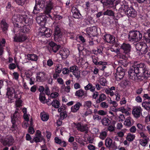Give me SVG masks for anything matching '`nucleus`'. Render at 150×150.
Listing matches in <instances>:
<instances>
[{"label": "nucleus", "mask_w": 150, "mask_h": 150, "mask_svg": "<svg viewBox=\"0 0 150 150\" xmlns=\"http://www.w3.org/2000/svg\"><path fill=\"white\" fill-rule=\"evenodd\" d=\"M115 100L116 101H118L120 100V95L118 92H115Z\"/></svg>", "instance_id": "nucleus-58"}, {"label": "nucleus", "mask_w": 150, "mask_h": 150, "mask_svg": "<svg viewBox=\"0 0 150 150\" xmlns=\"http://www.w3.org/2000/svg\"><path fill=\"white\" fill-rule=\"evenodd\" d=\"M14 142V140L11 136L7 137L6 138L1 139V142L4 146H10L12 145Z\"/></svg>", "instance_id": "nucleus-7"}, {"label": "nucleus", "mask_w": 150, "mask_h": 150, "mask_svg": "<svg viewBox=\"0 0 150 150\" xmlns=\"http://www.w3.org/2000/svg\"><path fill=\"white\" fill-rule=\"evenodd\" d=\"M25 17H26L25 16H22V15H14L13 16L12 20L15 27V29L14 30V33L16 32V31L17 30L16 27L20 28L24 26V24L22 22V19Z\"/></svg>", "instance_id": "nucleus-3"}, {"label": "nucleus", "mask_w": 150, "mask_h": 150, "mask_svg": "<svg viewBox=\"0 0 150 150\" xmlns=\"http://www.w3.org/2000/svg\"><path fill=\"white\" fill-rule=\"evenodd\" d=\"M139 134L140 135L141 139H149V138L146 135L145 133L142 132H140Z\"/></svg>", "instance_id": "nucleus-61"}, {"label": "nucleus", "mask_w": 150, "mask_h": 150, "mask_svg": "<svg viewBox=\"0 0 150 150\" xmlns=\"http://www.w3.org/2000/svg\"><path fill=\"white\" fill-rule=\"evenodd\" d=\"M80 15L81 14L79 11L73 14V17L74 18H79L80 17Z\"/></svg>", "instance_id": "nucleus-64"}, {"label": "nucleus", "mask_w": 150, "mask_h": 150, "mask_svg": "<svg viewBox=\"0 0 150 150\" xmlns=\"http://www.w3.org/2000/svg\"><path fill=\"white\" fill-rule=\"evenodd\" d=\"M91 132L93 134H96L98 133V129L97 128L93 127L92 129Z\"/></svg>", "instance_id": "nucleus-59"}, {"label": "nucleus", "mask_w": 150, "mask_h": 150, "mask_svg": "<svg viewBox=\"0 0 150 150\" xmlns=\"http://www.w3.org/2000/svg\"><path fill=\"white\" fill-rule=\"evenodd\" d=\"M107 135V132L106 131H102L100 133L99 137L100 139L103 140L105 138Z\"/></svg>", "instance_id": "nucleus-43"}, {"label": "nucleus", "mask_w": 150, "mask_h": 150, "mask_svg": "<svg viewBox=\"0 0 150 150\" xmlns=\"http://www.w3.org/2000/svg\"><path fill=\"white\" fill-rule=\"evenodd\" d=\"M99 82L101 85L105 86L106 84V80L105 78H101L100 79Z\"/></svg>", "instance_id": "nucleus-51"}, {"label": "nucleus", "mask_w": 150, "mask_h": 150, "mask_svg": "<svg viewBox=\"0 0 150 150\" xmlns=\"http://www.w3.org/2000/svg\"><path fill=\"white\" fill-rule=\"evenodd\" d=\"M76 127L78 130L81 132H85L86 133H87L89 130L88 125L86 124L78 123L77 124Z\"/></svg>", "instance_id": "nucleus-13"}, {"label": "nucleus", "mask_w": 150, "mask_h": 150, "mask_svg": "<svg viewBox=\"0 0 150 150\" xmlns=\"http://www.w3.org/2000/svg\"><path fill=\"white\" fill-rule=\"evenodd\" d=\"M116 120L119 122L123 121L125 118L124 115L122 114H120L118 116H117L115 117Z\"/></svg>", "instance_id": "nucleus-39"}, {"label": "nucleus", "mask_w": 150, "mask_h": 150, "mask_svg": "<svg viewBox=\"0 0 150 150\" xmlns=\"http://www.w3.org/2000/svg\"><path fill=\"white\" fill-rule=\"evenodd\" d=\"M21 27H23L22 29H21L20 30L21 31L25 33H29L30 32V27L29 25H24V26Z\"/></svg>", "instance_id": "nucleus-32"}, {"label": "nucleus", "mask_w": 150, "mask_h": 150, "mask_svg": "<svg viewBox=\"0 0 150 150\" xmlns=\"http://www.w3.org/2000/svg\"><path fill=\"white\" fill-rule=\"evenodd\" d=\"M97 58H95L94 57H92L93 61V63L96 65H106L107 63L106 62L100 61L98 62Z\"/></svg>", "instance_id": "nucleus-27"}, {"label": "nucleus", "mask_w": 150, "mask_h": 150, "mask_svg": "<svg viewBox=\"0 0 150 150\" xmlns=\"http://www.w3.org/2000/svg\"><path fill=\"white\" fill-rule=\"evenodd\" d=\"M106 98V95L103 93L101 94L99 96L98 99L96 101L97 103H100L105 100Z\"/></svg>", "instance_id": "nucleus-30"}, {"label": "nucleus", "mask_w": 150, "mask_h": 150, "mask_svg": "<svg viewBox=\"0 0 150 150\" xmlns=\"http://www.w3.org/2000/svg\"><path fill=\"white\" fill-rule=\"evenodd\" d=\"M125 74L124 70L121 67H118L115 75L117 80L118 81L122 79Z\"/></svg>", "instance_id": "nucleus-9"}, {"label": "nucleus", "mask_w": 150, "mask_h": 150, "mask_svg": "<svg viewBox=\"0 0 150 150\" xmlns=\"http://www.w3.org/2000/svg\"><path fill=\"white\" fill-rule=\"evenodd\" d=\"M84 91L82 89L76 91L75 93V95L79 97H81L84 95Z\"/></svg>", "instance_id": "nucleus-42"}, {"label": "nucleus", "mask_w": 150, "mask_h": 150, "mask_svg": "<svg viewBox=\"0 0 150 150\" xmlns=\"http://www.w3.org/2000/svg\"><path fill=\"white\" fill-rule=\"evenodd\" d=\"M19 119V114L16 111H15L13 116H11V122L13 125L15 122Z\"/></svg>", "instance_id": "nucleus-24"}, {"label": "nucleus", "mask_w": 150, "mask_h": 150, "mask_svg": "<svg viewBox=\"0 0 150 150\" xmlns=\"http://www.w3.org/2000/svg\"><path fill=\"white\" fill-rule=\"evenodd\" d=\"M8 67L10 69L12 70L16 68V65L14 63H11L8 65Z\"/></svg>", "instance_id": "nucleus-62"}, {"label": "nucleus", "mask_w": 150, "mask_h": 150, "mask_svg": "<svg viewBox=\"0 0 150 150\" xmlns=\"http://www.w3.org/2000/svg\"><path fill=\"white\" fill-rule=\"evenodd\" d=\"M147 46L146 44H144L142 47V48L139 51L142 54H145L147 52Z\"/></svg>", "instance_id": "nucleus-44"}, {"label": "nucleus", "mask_w": 150, "mask_h": 150, "mask_svg": "<svg viewBox=\"0 0 150 150\" xmlns=\"http://www.w3.org/2000/svg\"><path fill=\"white\" fill-rule=\"evenodd\" d=\"M137 126L138 129L141 132L143 131L145 128V126L141 124L137 123Z\"/></svg>", "instance_id": "nucleus-48"}, {"label": "nucleus", "mask_w": 150, "mask_h": 150, "mask_svg": "<svg viewBox=\"0 0 150 150\" xmlns=\"http://www.w3.org/2000/svg\"><path fill=\"white\" fill-rule=\"evenodd\" d=\"M139 4H150V0H137Z\"/></svg>", "instance_id": "nucleus-55"}, {"label": "nucleus", "mask_w": 150, "mask_h": 150, "mask_svg": "<svg viewBox=\"0 0 150 150\" xmlns=\"http://www.w3.org/2000/svg\"><path fill=\"white\" fill-rule=\"evenodd\" d=\"M53 7V3L51 0L46 1V6L44 10V13L45 15H42L37 17L36 19L37 23L41 26H44L45 22L48 17L52 19V17L50 13L51 10Z\"/></svg>", "instance_id": "nucleus-1"}, {"label": "nucleus", "mask_w": 150, "mask_h": 150, "mask_svg": "<svg viewBox=\"0 0 150 150\" xmlns=\"http://www.w3.org/2000/svg\"><path fill=\"white\" fill-rule=\"evenodd\" d=\"M81 105V103L80 102H77L75 105L71 107V111L74 113L77 112L79 110L80 107Z\"/></svg>", "instance_id": "nucleus-23"}, {"label": "nucleus", "mask_w": 150, "mask_h": 150, "mask_svg": "<svg viewBox=\"0 0 150 150\" xmlns=\"http://www.w3.org/2000/svg\"><path fill=\"white\" fill-rule=\"evenodd\" d=\"M45 4V1L43 0H35V6L33 11L34 13H38L40 10V8H42L44 7Z\"/></svg>", "instance_id": "nucleus-5"}, {"label": "nucleus", "mask_w": 150, "mask_h": 150, "mask_svg": "<svg viewBox=\"0 0 150 150\" xmlns=\"http://www.w3.org/2000/svg\"><path fill=\"white\" fill-rule=\"evenodd\" d=\"M27 39V37L25 35L20 33L14 37V40L16 42H22L25 41Z\"/></svg>", "instance_id": "nucleus-12"}, {"label": "nucleus", "mask_w": 150, "mask_h": 150, "mask_svg": "<svg viewBox=\"0 0 150 150\" xmlns=\"http://www.w3.org/2000/svg\"><path fill=\"white\" fill-rule=\"evenodd\" d=\"M0 24L1 28H2L3 30L5 31L7 30L8 26L5 20H2L1 21Z\"/></svg>", "instance_id": "nucleus-33"}, {"label": "nucleus", "mask_w": 150, "mask_h": 150, "mask_svg": "<svg viewBox=\"0 0 150 150\" xmlns=\"http://www.w3.org/2000/svg\"><path fill=\"white\" fill-rule=\"evenodd\" d=\"M62 67V65L60 64H58L57 65L56 68L55 69V72L58 74H59L61 72Z\"/></svg>", "instance_id": "nucleus-46"}, {"label": "nucleus", "mask_w": 150, "mask_h": 150, "mask_svg": "<svg viewBox=\"0 0 150 150\" xmlns=\"http://www.w3.org/2000/svg\"><path fill=\"white\" fill-rule=\"evenodd\" d=\"M27 57L28 59L34 61H36L38 59V57L34 54H28Z\"/></svg>", "instance_id": "nucleus-36"}, {"label": "nucleus", "mask_w": 150, "mask_h": 150, "mask_svg": "<svg viewBox=\"0 0 150 150\" xmlns=\"http://www.w3.org/2000/svg\"><path fill=\"white\" fill-rule=\"evenodd\" d=\"M45 74L44 72H40L38 74L37 77V80L39 81H41L45 79Z\"/></svg>", "instance_id": "nucleus-34"}, {"label": "nucleus", "mask_w": 150, "mask_h": 150, "mask_svg": "<svg viewBox=\"0 0 150 150\" xmlns=\"http://www.w3.org/2000/svg\"><path fill=\"white\" fill-rule=\"evenodd\" d=\"M115 127L114 125H110L108 126V130L110 132H113L115 130Z\"/></svg>", "instance_id": "nucleus-63"}, {"label": "nucleus", "mask_w": 150, "mask_h": 150, "mask_svg": "<svg viewBox=\"0 0 150 150\" xmlns=\"http://www.w3.org/2000/svg\"><path fill=\"white\" fill-rule=\"evenodd\" d=\"M84 89L87 91L90 90L92 92H94L95 90V88L94 86H93L92 84L91 83H88L86 86L84 87Z\"/></svg>", "instance_id": "nucleus-29"}, {"label": "nucleus", "mask_w": 150, "mask_h": 150, "mask_svg": "<svg viewBox=\"0 0 150 150\" xmlns=\"http://www.w3.org/2000/svg\"><path fill=\"white\" fill-rule=\"evenodd\" d=\"M142 109L140 106L134 107L133 108L132 114L134 117H139L142 114Z\"/></svg>", "instance_id": "nucleus-11"}, {"label": "nucleus", "mask_w": 150, "mask_h": 150, "mask_svg": "<svg viewBox=\"0 0 150 150\" xmlns=\"http://www.w3.org/2000/svg\"><path fill=\"white\" fill-rule=\"evenodd\" d=\"M61 88L62 89H64V91L67 93H69L70 91V87L69 86H65V85H64L62 86Z\"/></svg>", "instance_id": "nucleus-52"}, {"label": "nucleus", "mask_w": 150, "mask_h": 150, "mask_svg": "<svg viewBox=\"0 0 150 150\" xmlns=\"http://www.w3.org/2000/svg\"><path fill=\"white\" fill-rule=\"evenodd\" d=\"M115 88L114 86H112L110 88H107L105 90V93L108 95H109L111 96H112L115 95V93L113 91H115Z\"/></svg>", "instance_id": "nucleus-25"}, {"label": "nucleus", "mask_w": 150, "mask_h": 150, "mask_svg": "<svg viewBox=\"0 0 150 150\" xmlns=\"http://www.w3.org/2000/svg\"><path fill=\"white\" fill-rule=\"evenodd\" d=\"M92 103L91 101H87L84 102V106L88 108H91L92 105Z\"/></svg>", "instance_id": "nucleus-50"}, {"label": "nucleus", "mask_w": 150, "mask_h": 150, "mask_svg": "<svg viewBox=\"0 0 150 150\" xmlns=\"http://www.w3.org/2000/svg\"><path fill=\"white\" fill-rule=\"evenodd\" d=\"M22 16H25V17L24 18L22 19V22L23 23L24 25H29L30 24H31L32 23L33 20L32 16L30 15H28L27 16L26 15H22Z\"/></svg>", "instance_id": "nucleus-17"}, {"label": "nucleus", "mask_w": 150, "mask_h": 150, "mask_svg": "<svg viewBox=\"0 0 150 150\" xmlns=\"http://www.w3.org/2000/svg\"><path fill=\"white\" fill-rule=\"evenodd\" d=\"M112 140L109 138H107L105 141V145L107 147L111 148L113 150H116L117 149V146H112Z\"/></svg>", "instance_id": "nucleus-20"}, {"label": "nucleus", "mask_w": 150, "mask_h": 150, "mask_svg": "<svg viewBox=\"0 0 150 150\" xmlns=\"http://www.w3.org/2000/svg\"><path fill=\"white\" fill-rule=\"evenodd\" d=\"M133 66L136 69V71L138 72L139 75L144 69H146V67L143 63L138 64L137 65H134Z\"/></svg>", "instance_id": "nucleus-16"}, {"label": "nucleus", "mask_w": 150, "mask_h": 150, "mask_svg": "<svg viewBox=\"0 0 150 150\" xmlns=\"http://www.w3.org/2000/svg\"><path fill=\"white\" fill-rule=\"evenodd\" d=\"M144 43H137L136 45V48L138 50L140 51Z\"/></svg>", "instance_id": "nucleus-54"}, {"label": "nucleus", "mask_w": 150, "mask_h": 150, "mask_svg": "<svg viewBox=\"0 0 150 150\" xmlns=\"http://www.w3.org/2000/svg\"><path fill=\"white\" fill-rule=\"evenodd\" d=\"M51 105L54 108H58L59 107L60 104L59 101L54 100L51 103Z\"/></svg>", "instance_id": "nucleus-37"}, {"label": "nucleus", "mask_w": 150, "mask_h": 150, "mask_svg": "<svg viewBox=\"0 0 150 150\" xmlns=\"http://www.w3.org/2000/svg\"><path fill=\"white\" fill-rule=\"evenodd\" d=\"M149 139H141L139 140V143L142 146H145L149 142Z\"/></svg>", "instance_id": "nucleus-35"}, {"label": "nucleus", "mask_w": 150, "mask_h": 150, "mask_svg": "<svg viewBox=\"0 0 150 150\" xmlns=\"http://www.w3.org/2000/svg\"><path fill=\"white\" fill-rule=\"evenodd\" d=\"M142 37V34L137 31L130 32L129 34V39L130 41L137 42L141 39Z\"/></svg>", "instance_id": "nucleus-4"}, {"label": "nucleus", "mask_w": 150, "mask_h": 150, "mask_svg": "<svg viewBox=\"0 0 150 150\" xmlns=\"http://www.w3.org/2000/svg\"><path fill=\"white\" fill-rule=\"evenodd\" d=\"M128 73L129 78L133 80L137 79L138 75H139L138 72L136 71V69L133 66H132L129 70Z\"/></svg>", "instance_id": "nucleus-8"}, {"label": "nucleus", "mask_w": 150, "mask_h": 150, "mask_svg": "<svg viewBox=\"0 0 150 150\" xmlns=\"http://www.w3.org/2000/svg\"><path fill=\"white\" fill-rule=\"evenodd\" d=\"M43 139V137L41 135V132L40 131L37 130L35 137L33 140L30 141V142L33 143L34 141L35 142H41Z\"/></svg>", "instance_id": "nucleus-15"}, {"label": "nucleus", "mask_w": 150, "mask_h": 150, "mask_svg": "<svg viewBox=\"0 0 150 150\" xmlns=\"http://www.w3.org/2000/svg\"><path fill=\"white\" fill-rule=\"evenodd\" d=\"M115 0H106L105 1L103 2V5L106 6L108 5H113Z\"/></svg>", "instance_id": "nucleus-47"}, {"label": "nucleus", "mask_w": 150, "mask_h": 150, "mask_svg": "<svg viewBox=\"0 0 150 150\" xmlns=\"http://www.w3.org/2000/svg\"><path fill=\"white\" fill-rule=\"evenodd\" d=\"M100 105L101 107L104 108H107L108 107V105L105 102L101 103Z\"/></svg>", "instance_id": "nucleus-57"}, {"label": "nucleus", "mask_w": 150, "mask_h": 150, "mask_svg": "<svg viewBox=\"0 0 150 150\" xmlns=\"http://www.w3.org/2000/svg\"><path fill=\"white\" fill-rule=\"evenodd\" d=\"M70 71L73 73L77 79L80 76V72L79 70L78 67L76 65L72 66L70 68Z\"/></svg>", "instance_id": "nucleus-14"}, {"label": "nucleus", "mask_w": 150, "mask_h": 150, "mask_svg": "<svg viewBox=\"0 0 150 150\" xmlns=\"http://www.w3.org/2000/svg\"><path fill=\"white\" fill-rule=\"evenodd\" d=\"M54 40L56 42L61 41L62 35L59 28L57 25L55 27L54 32Z\"/></svg>", "instance_id": "nucleus-6"}, {"label": "nucleus", "mask_w": 150, "mask_h": 150, "mask_svg": "<svg viewBox=\"0 0 150 150\" xmlns=\"http://www.w3.org/2000/svg\"><path fill=\"white\" fill-rule=\"evenodd\" d=\"M115 111H120L122 113L125 114L126 116H129L130 114V113L124 107H121L118 109H115Z\"/></svg>", "instance_id": "nucleus-26"}, {"label": "nucleus", "mask_w": 150, "mask_h": 150, "mask_svg": "<svg viewBox=\"0 0 150 150\" xmlns=\"http://www.w3.org/2000/svg\"><path fill=\"white\" fill-rule=\"evenodd\" d=\"M42 31L40 32L39 35L41 36L44 35L46 37H50L52 33V31L50 29L45 27H42L41 28Z\"/></svg>", "instance_id": "nucleus-10"}, {"label": "nucleus", "mask_w": 150, "mask_h": 150, "mask_svg": "<svg viewBox=\"0 0 150 150\" xmlns=\"http://www.w3.org/2000/svg\"><path fill=\"white\" fill-rule=\"evenodd\" d=\"M125 13L129 16L132 17H134L137 15L136 12L132 7L128 8Z\"/></svg>", "instance_id": "nucleus-18"}, {"label": "nucleus", "mask_w": 150, "mask_h": 150, "mask_svg": "<svg viewBox=\"0 0 150 150\" xmlns=\"http://www.w3.org/2000/svg\"><path fill=\"white\" fill-rule=\"evenodd\" d=\"M40 117L41 120L43 121H47L49 118L48 114L44 112L41 113Z\"/></svg>", "instance_id": "nucleus-28"}, {"label": "nucleus", "mask_w": 150, "mask_h": 150, "mask_svg": "<svg viewBox=\"0 0 150 150\" xmlns=\"http://www.w3.org/2000/svg\"><path fill=\"white\" fill-rule=\"evenodd\" d=\"M92 113L93 112L90 109H87L83 114V116L86 117L89 115L92 114Z\"/></svg>", "instance_id": "nucleus-53"}, {"label": "nucleus", "mask_w": 150, "mask_h": 150, "mask_svg": "<svg viewBox=\"0 0 150 150\" xmlns=\"http://www.w3.org/2000/svg\"><path fill=\"white\" fill-rule=\"evenodd\" d=\"M6 95L8 99V103H11L13 102V100L15 98H19V99L16 100L15 106L17 108H19L22 106V101L20 99L21 97V95L19 94L18 95L15 92V90L13 88H7Z\"/></svg>", "instance_id": "nucleus-2"}, {"label": "nucleus", "mask_w": 150, "mask_h": 150, "mask_svg": "<svg viewBox=\"0 0 150 150\" xmlns=\"http://www.w3.org/2000/svg\"><path fill=\"white\" fill-rule=\"evenodd\" d=\"M132 118L130 116L128 117L124 121V125L128 127H130L132 125L131 121Z\"/></svg>", "instance_id": "nucleus-31"}, {"label": "nucleus", "mask_w": 150, "mask_h": 150, "mask_svg": "<svg viewBox=\"0 0 150 150\" xmlns=\"http://www.w3.org/2000/svg\"><path fill=\"white\" fill-rule=\"evenodd\" d=\"M104 15H107L113 16H114V12L111 10H107L103 13Z\"/></svg>", "instance_id": "nucleus-45"}, {"label": "nucleus", "mask_w": 150, "mask_h": 150, "mask_svg": "<svg viewBox=\"0 0 150 150\" xmlns=\"http://www.w3.org/2000/svg\"><path fill=\"white\" fill-rule=\"evenodd\" d=\"M102 124L104 126L108 125L110 122V120L107 118H103L101 121Z\"/></svg>", "instance_id": "nucleus-38"}, {"label": "nucleus", "mask_w": 150, "mask_h": 150, "mask_svg": "<svg viewBox=\"0 0 150 150\" xmlns=\"http://www.w3.org/2000/svg\"><path fill=\"white\" fill-rule=\"evenodd\" d=\"M39 99L40 101L43 103H45V99L44 94L43 93H40L39 96Z\"/></svg>", "instance_id": "nucleus-49"}, {"label": "nucleus", "mask_w": 150, "mask_h": 150, "mask_svg": "<svg viewBox=\"0 0 150 150\" xmlns=\"http://www.w3.org/2000/svg\"><path fill=\"white\" fill-rule=\"evenodd\" d=\"M149 74V73L146 68V69H144L141 73L139 75V76L147 77L148 76Z\"/></svg>", "instance_id": "nucleus-41"}, {"label": "nucleus", "mask_w": 150, "mask_h": 150, "mask_svg": "<svg viewBox=\"0 0 150 150\" xmlns=\"http://www.w3.org/2000/svg\"><path fill=\"white\" fill-rule=\"evenodd\" d=\"M135 137V136L131 133H129L127 135L126 139L129 142H131L133 140Z\"/></svg>", "instance_id": "nucleus-40"}, {"label": "nucleus", "mask_w": 150, "mask_h": 150, "mask_svg": "<svg viewBox=\"0 0 150 150\" xmlns=\"http://www.w3.org/2000/svg\"><path fill=\"white\" fill-rule=\"evenodd\" d=\"M121 48L122 49L125 54L129 53L131 50V46L129 44L123 43L121 46Z\"/></svg>", "instance_id": "nucleus-21"}, {"label": "nucleus", "mask_w": 150, "mask_h": 150, "mask_svg": "<svg viewBox=\"0 0 150 150\" xmlns=\"http://www.w3.org/2000/svg\"><path fill=\"white\" fill-rule=\"evenodd\" d=\"M59 53L62 58H66L69 54V51L67 48H64L61 50Z\"/></svg>", "instance_id": "nucleus-22"}, {"label": "nucleus", "mask_w": 150, "mask_h": 150, "mask_svg": "<svg viewBox=\"0 0 150 150\" xmlns=\"http://www.w3.org/2000/svg\"><path fill=\"white\" fill-rule=\"evenodd\" d=\"M60 46L54 44L52 47V50L54 52H56L59 48Z\"/></svg>", "instance_id": "nucleus-56"}, {"label": "nucleus", "mask_w": 150, "mask_h": 150, "mask_svg": "<svg viewBox=\"0 0 150 150\" xmlns=\"http://www.w3.org/2000/svg\"><path fill=\"white\" fill-rule=\"evenodd\" d=\"M103 39L107 42L113 43L115 42V38L110 34H106L104 36Z\"/></svg>", "instance_id": "nucleus-19"}, {"label": "nucleus", "mask_w": 150, "mask_h": 150, "mask_svg": "<svg viewBox=\"0 0 150 150\" xmlns=\"http://www.w3.org/2000/svg\"><path fill=\"white\" fill-rule=\"evenodd\" d=\"M98 114L101 115H105L107 114V112L106 111L100 110L98 111Z\"/></svg>", "instance_id": "nucleus-60"}]
</instances>
